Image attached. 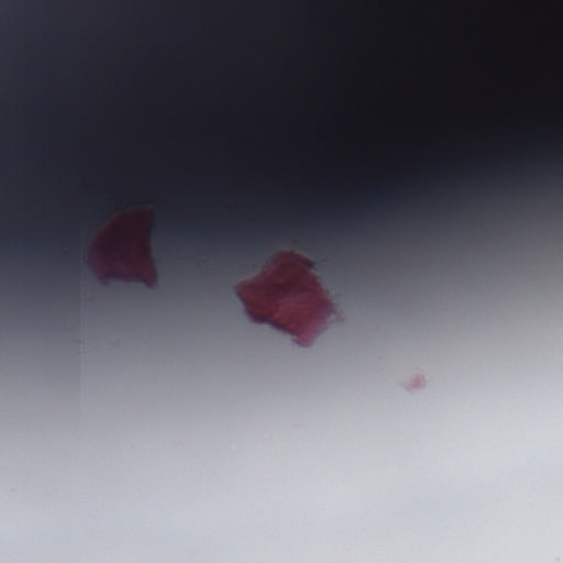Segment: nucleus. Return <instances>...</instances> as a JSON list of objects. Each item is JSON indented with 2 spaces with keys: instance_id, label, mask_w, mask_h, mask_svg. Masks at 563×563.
<instances>
[{
  "instance_id": "obj_1",
  "label": "nucleus",
  "mask_w": 563,
  "mask_h": 563,
  "mask_svg": "<svg viewBox=\"0 0 563 563\" xmlns=\"http://www.w3.org/2000/svg\"><path fill=\"white\" fill-rule=\"evenodd\" d=\"M309 30V252L317 253V0H308Z\"/></svg>"
},
{
  "instance_id": "obj_2",
  "label": "nucleus",
  "mask_w": 563,
  "mask_h": 563,
  "mask_svg": "<svg viewBox=\"0 0 563 563\" xmlns=\"http://www.w3.org/2000/svg\"><path fill=\"white\" fill-rule=\"evenodd\" d=\"M271 235L277 240L291 241L296 234L295 221L290 214L285 216L269 231Z\"/></svg>"
},
{
  "instance_id": "obj_3",
  "label": "nucleus",
  "mask_w": 563,
  "mask_h": 563,
  "mask_svg": "<svg viewBox=\"0 0 563 563\" xmlns=\"http://www.w3.org/2000/svg\"><path fill=\"white\" fill-rule=\"evenodd\" d=\"M319 178L321 177V0H319ZM321 217L319 216V233Z\"/></svg>"
},
{
  "instance_id": "obj_4",
  "label": "nucleus",
  "mask_w": 563,
  "mask_h": 563,
  "mask_svg": "<svg viewBox=\"0 0 563 563\" xmlns=\"http://www.w3.org/2000/svg\"><path fill=\"white\" fill-rule=\"evenodd\" d=\"M355 224L354 208L349 205H341L338 210L336 227L340 230L353 229Z\"/></svg>"
},
{
  "instance_id": "obj_5",
  "label": "nucleus",
  "mask_w": 563,
  "mask_h": 563,
  "mask_svg": "<svg viewBox=\"0 0 563 563\" xmlns=\"http://www.w3.org/2000/svg\"><path fill=\"white\" fill-rule=\"evenodd\" d=\"M108 207V203H102L99 206L87 219L86 224L89 227H95L99 224L106 217L107 212L106 209Z\"/></svg>"
},
{
  "instance_id": "obj_6",
  "label": "nucleus",
  "mask_w": 563,
  "mask_h": 563,
  "mask_svg": "<svg viewBox=\"0 0 563 563\" xmlns=\"http://www.w3.org/2000/svg\"><path fill=\"white\" fill-rule=\"evenodd\" d=\"M264 244H258L247 254L246 266L254 267L256 263L264 260Z\"/></svg>"
},
{
  "instance_id": "obj_7",
  "label": "nucleus",
  "mask_w": 563,
  "mask_h": 563,
  "mask_svg": "<svg viewBox=\"0 0 563 563\" xmlns=\"http://www.w3.org/2000/svg\"><path fill=\"white\" fill-rule=\"evenodd\" d=\"M247 313L252 318V320L255 322L271 324V325L275 327L276 329L283 328V325H280L278 322L273 321L271 317L258 316V314L253 313L250 310H247Z\"/></svg>"
},
{
  "instance_id": "obj_8",
  "label": "nucleus",
  "mask_w": 563,
  "mask_h": 563,
  "mask_svg": "<svg viewBox=\"0 0 563 563\" xmlns=\"http://www.w3.org/2000/svg\"><path fill=\"white\" fill-rule=\"evenodd\" d=\"M110 279H117V280H121V279H124L125 277L123 275H120V274H111L109 276Z\"/></svg>"
},
{
  "instance_id": "obj_9",
  "label": "nucleus",
  "mask_w": 563,
  "mask_h": 563,
  "mask_svg": "<svg viewBox=\"0 0 563 563\" xmlns=\"http://www.w3.org/2000/svg\"><path fill=\"white\" fill-rule=\"evenodd\" d=\"M135 278H136L137 280H140V282H143V278H142V277H140L139 275H137V276H135Z\"/></svg>"
},
{
  "instance_id": "obj_10",
  "label": "nucleus",
  "mask_w": 563,
  "mask_h": 563,
  "mask_svg": "<svg viewBox=\"0 0 563 563\" xmlns=\"http://www.w3.org/2000/svg\"><path fill=\"white\" fill-rule=\"evenodd\" d=\"M310 266H311V267H314V263H313V261H312V260H311Z\"/></svg>"
}]
</instances>
